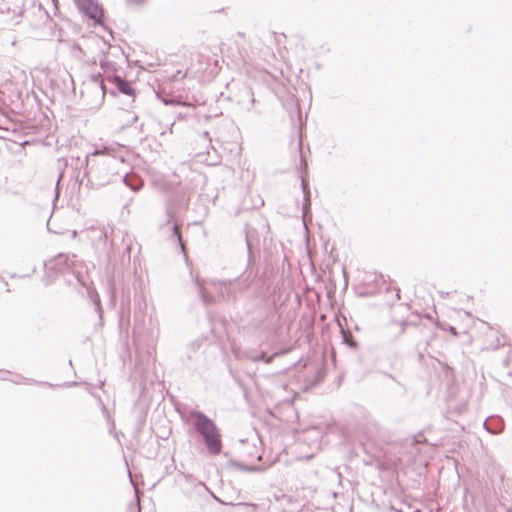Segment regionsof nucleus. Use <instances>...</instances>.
<instances>
[{"mask_svg":"<svg viewBox=\"0 0 512 512\" xmlns=\"http://www.w3.org/2000/svg\"><path fill=\"white\" fill-rule=\"evenodd\" d=\"M189 419L192 421L193 430L199 434L211 455H219L222 452V435L216 423L200 410H191Z\"/></svg>","mask_w":512,"mask_h":512,"instance_id":"f257e3e1","label":"nucleus"},{"mask_svg":"<svg viewBox=\"0 0 512 512\" xmlns=\"http://www.w3.org/2000/svg\"><path fill=\"white\" fill-rule=\"evenodd\" d=\"M425 442L426 438L422 433L403 440L398 451L399 462L402 465L414 468L426 466V454H428L431 448Z\"/></svg>","mask_w":512,"mask_h":512,"instance_id":"f03ea898","label":"nucleus"},{"mask_svg":"<svg viewBox=\"0 0 512 512\" xmlns=\"http://www.w3.org/2000/svg\"><path fill=\"white\" fill-rule=\"evenodd\" d=\"M483 426L487 432L493 435L500 434L504 429V421L500 416H490L488 417Z\"/></svg>","mask_w":512,"mask_h":512,"instance_id":"7ed1b4c3","label":"nucleus"},{"mask_svg":"<svg viewBox=\"0 0 512 512\" xmlns=\"http://www.w3.org/2000/svg\"><path fill=\"white\" fill-rule=\"evenodd\" d=\"M115 84L121 92L128 94V95L132 94V89H131L130 85L128 83H126L125 81L121 80L120 78L115 79Z\"/></svg>","mask_w":512,"mask_h":512,"instance_id":"20e7f679","label":"nucleus"},{"mask_svg":"<svg viewBox=\"0 0 512 512\" xmlns=\"http://www.w3.org/2000/svg\"><path fill=\"white\" fill-rule=\"evenodd\" d=\"M233 466L237 467L239 470L245 471V472H255L260 471V467L258 466H248L240 462H233Z\"/></svg>","mask_w":512,"mask_h":512,"instance_id":"39448f33","label":"nucleus"},{"mask_svg":"<svg viewBox=\"0 0 512 512\" xmlns=\"http://www.w3.org/2000/svg\"><path fill=\"white\" fill-rule=\"evenodd\" d=\"M91 17L97 21H100V18L102 16V11L98 8V7H95L93 9V11H91L90 13Z\"/></svg>","mask_w":512,"mask_h":512,"instance_id":"423d86ee","label":"nucleus"},{"mask_svg":"<svg viewBox=\"0 0 512 512\" xmlns=\"http://www.w3.org/2000/svg\"><path fill=\"white\" fill-rule=\"evenodd\" d=\"M298 397L299 394L297 392H294L293 397L291 399H284L282 400V402L293 403Z\"/></svg>","mask_w":512,"mask_h":512,"instance_id":"0eeeda50","label":"nucleus"},{"mask_svg":"<svg viewBox=\"0 0 512 512\" xmlns=\"http://www.w3.org/2000/svg\"><path fill=\"white\" fill-rule=\"evenodd\" d=\"M145 390H146V387H145V386H142V388H141V390H140V392H139L140 396H143V395H144Z\"/></svg>","mask_w":512,"mask_h":512,"instance_id":"6e6552de","label":"nucleus"},{"mask_svg":"<svg viewBox=\"0 0 512 512\" xmlns=\"http://www.w3.org/2000/svg\"><path fill=\"white\" fill-rule=\"evenodd\" d=\"M286 387H287V386H285V385L278 386V388H279L280 390H285V388H286Z\"/></svg>","mask_w":512,"mask_h":512,"instance_id":"1a4fd4ad","label":"nucleus"},{"mask_svg":"<svg viewBox=\"0 0 512 512\" xmlns=\"http://www.w3.org/2000/svg\"><path fill=\"white\" fill-rule=\"evenodd\" d=\"M310 387H311V386H304L303 391H304V392L308 391Z\"/></svg>","mask_w":512,"mask_h":512,"instance_id":"9d476101","label":"nucleus"},{"mask_svg":"<svg viewBox=\"0 0 512 512\" xmlns=\"http://www.w3.org/2000/svg\"><path fill=\"white\" fill-rule=\"evenodd\" d=\"M93 388H95L96 386H92ZM98 388H102L103 386L102 385H99L97 386Z\"/></svg>","mask_w":512,"mask_h":512,"instance_id":"9b49d317","label":"nucleus"}]
</instances>
